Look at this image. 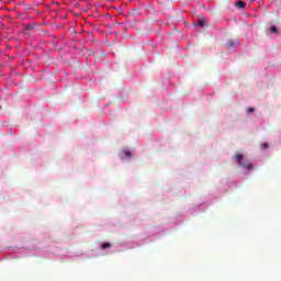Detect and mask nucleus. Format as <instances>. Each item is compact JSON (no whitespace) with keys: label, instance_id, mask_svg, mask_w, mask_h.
Here are the masks:
<instances>
[{"label":"nucleus","instance_id":"nucleus-4","mask_svg":"<svg viewBox=\"0 0 281 281\" xmlns=\"http://www.w3.org/2000/svg\"><path fill=\"white\" fill-rule=\"evenodd\" d=\"M270 32H271V34H276V32H278V27L271 26Z\"/></svg>","mask_w":281,"mask_h":281},{"label":"nucleus","instance_id":"nucleus-1","mask_svg":"<svg viewBox=\"0 0 281 281\" xmlns=\"http://www.w3.org/2000/svg\"><path fill=\"white\" fill-rule=\"evenodd\" d=\"M234 159L240 168H245V170H254V165H251V162H243V154H236Z\"/></svg>","mask_w":281,"mask_h":281},{"label":"nucleus","instance_id":"nucleus-6","mask_svg":"<svg viewBox=\"0 0 281 281\" xmlns=\"http://www.w3.org/2000/svg\"><path fill=\"white\" fill-rule=\"evenodd\" d=\"M261 148H263V149H265V148H269V144L262 143V144H261Z\"/></svg>","mask_w":281,"mask_h":281},{"label":"nucleus","instance_id":"nucleus-2","mask_svg":"<svg viewBox=\"0 0 281 281\" xmlns=\"http://www.w3.org/2000/svg\"><path fill=\"white\" fill-rule=\"evenodd\" d=\"M235 5L237 7V8H240V9H243V8H245V2H243V1H237V2H235Z\"/></svg>","mask_w":281,"mask_h":281},{"label":"nucleus","instance_id":"nucleus-7","mask_svg":"<svg viewBox=\"0 0 281 281\" xmlns=\"http://www.w3.org/2000/svg\"><path fill=\"white\" fill-rule=\"evenodd\" d=\"M247 111H248V113H254L256 111V109L249 108Z\"/></svg>","mask_w":281,"mask_h":281},{"label":"nucleus","instance_id":"nucleus-8","mask_svg":"<svg viewBox=\"0 0 281 281\" xmlns=\"http://www.w3.org/2000/svg\"><path fill=\"white\" fill-rule=\"evenodd\" d=\"M126 157H131V151H125Z\"/></svg>","mask_w":281,"mask_h":281},{"label":"nucleus","instance_id":"nucleus-3","mask_svg":"<svg viewBox=\"0 0 281 281\" xmlns=\"http://www.w3.org/2000/svg\"><path fill=\"white\" fill-rule=\"evenodd\" d=\"M109 248H111V243H104L102 245V249H109Z\"/></svg>","mask_w":281,"mask_h":281},{"label":"nucleus","instance_id":"nucleus-9","mask_svg":"<svg viewBox=\"0 0 281 281\" xmlns=\"http://www.w3.org/2000/svg\"><path fill=\"white\" fill-rule=\"evenodd\" d=\"M199 25H203V22H199Z\"/></svg>","mask_w":281,"mask_h":281},{"label":"nucleus","instance_id":"nucleus-5","mask_svg":"<svg viewBox=\"0 0 281 281\" xmlns=\"http://www.w3.org/2000/svg\"><path fill=\"white\" fill-rule=\"evenodd\" d=\"M25 30H34V26H32L31 24H26Z\"/></svg>","mask_w":281,"mask_h":281}]
</instances>
